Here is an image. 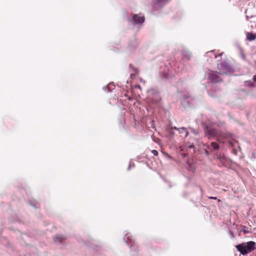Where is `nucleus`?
<instances>
[{"label": "nucleus", "instance_id": "obj_1", "mask_svg": "<svg viewBox=\"0 0 256 256\" xmlns=\"http://www.w3.org/2000/svg\"><path fill=\"white\" fill-rule=\"evenodd\" d=\"M205 135L210 140L212 138H216L218 142L221 141V139L226 136V134L221 131L218 130L208 125H206L205 127Z\"/></svg>", "mask_w": 256, "mask_h": 256}, {"label": "nucleus", "instance_id": "obj_2", "mask_svg": "<svg viewBox=\"0 0 256 256\" xmlns=\"http://www.w3.org/2000/svg\"><path fill=\"white\" fill-rule=\"evenodd\" d=\"M238 251L243 256L251 252L256 248V243L252 241L242 242L236 246Z\"/></svg>", "mask_w": 256, "mask_h": 256}, {"label": "nucleus", "instance_id": "obj_3", "mask_svg": "<svg viewBox=\"0 0 256 256\" xmlns=\"http://www.w3.org/2000/svg\"><path fill=\"white\" fill-rule=\"evenodd\" d=\"M218 69L219 70L218 73L220 74H226L231 72V68L225 59H224L222 62L218 63Z\"/></svg>", "mask_w": 256, "mask_h": 256}, {"label": "nucleus", "instance_id": "obj_4", "mask_svg": "<svg viewBox=\"0 0 256 256\" xmlns=\"http://www.w3.org/2000/svg\"><path fill=\"white\" fill-rule=\"evenodd\" d=\"M208 78L212 82H218L222 81V79L216 72H210L208 74Z\"/></svg>", "mask_w": 256, "mask_h": 256}, {"label": "nucleus", "instance_id": "obj_5", "mask_svg": "<svg viewBox=\"0 0 256 256\" xmlns=\"http://www.w3.org/2000/svg\"><path fill=\"white\" fill-rule=\"evenodd\" d=\"M132 20L135 24H141L144 21V17L140 14H134L132 15Z\"/></svg>", "mask_w": 256, "mask_h": 256}, {"label": "nucleus", "instance_id": "obj_6", "mask_svg": "<svg viewBox=\"0 0 256 256\" xmlns=\"http://www.w3.org/2000/svg\"><path fill=\"white\" fill-rule=\"evenodd\" d=\"M256 38V33L253 34L252 32H248L246 34V39L249 41H252Z\"/></svg>", "mask_w": 256, "mask_h": 256}, {"label": "nucleus", "instance_id": "obj_7", "mask_svg": "<svg viewBox=\"0 0 256 256\" xmlns=\"http://www.w3.org/2000/svg\"><path fill=\"white\" fill-rule=\"evenodd\" d=\"M214 51L211 52V53L213 54L214 58L216 60V61L218 62V63L220 62H222L224 60L222 56L223 55V53H221L220 54H218V55H216L215 54H214Z\"/></svg>", "mask_w": 256, "mask_h": 256}, {"label": "nucleus", "instance_id": "obj_8", "mask_svg": "<svg viewBox=\"0 0 256 256\" xmlns=\"http://www.w3.org/2000/svg\"><path fill=\"white\" fill-rule=\"evenodd\" d=\"M66 237L63 236H56L54 238V241L55 242H62L66 240Z\"/></svg>", "mask_w": 256, "mask_h": 256}, {"label": "nucleus", "instance_id": "obj_9", "mask_svg": "<svg viewBox=\"0 0 256 256\" xmlns=\"http://www.w3.org/2000/svg\"><path fill=\"white\" fill-rule=\"evenodd\" d=\"M210 146L212 147L214 150H218L220 148L219 144L216 142H212Z\"/></svg>", "mask_w": 256, "mask_h": 256}, {"label": "nucleus", "instance_id": "obj_10", "mask_svg": "<svg viewBox=\"0 0 256 256\" xmlns=\"http://www.w3.org/2000/svg\"><path fill=\"white\" fill-rule=\"evenodd\" d=\"M173 129L176 130H182V131L185 132V133H186L185 136H188V132L186 128L184 127H182L180 128H178L176 126H174L173 128Z\"/></svg>", "mask_w": 256, "mask_h": 256}, {"label": "nucleus", "instance_id": "obj_11", "mask_svg": "<svg viewBox=\"0 0 256 256\" xmlns=\"http://www.w3.org/2000/svg\"><path fill=\"white\" fill-rule=\"evenodd\" d=\"M168 0H154L153 2L154 4H159L160 3H166Z\"/></svg>", "mask_w": 256, "mask_h": 256}, {"label": "nucleus", "instance_id": "obj_12", "mask_svg": "<svg viewBox=\"0 0 256 256\" xmlns=\"http://www.w3.org/2000/svg\"><path fill=\"white\" fill-rule=\"evenodd\" d=\"M204 147L205 148H204V152H205V154H206L207 156H208L210 155V152H208V150H207V148H210V146H208V145H206V144H204Z\"/></svg>", "mask_w": 256, "mask_h": 256}, {"label": "nucleus", "instance_id": "obj_13", "mask_svg": "<svg viewBox=\"0 0 256 256\" xmlns=\"http://www.w3.org/2000/svg\"><path fill=\"white\" fill-rule=\"evenodd\" d=\"M152 152L154 155V156H158V152L156 150H152Z\"/></svg>", "mask_w": 256, "mask_h": 256}, {"label": "nucleus", "instance_id": "obj_14", "mask_svg": "<svg viewBox=\"0 0 256 256\" xmlns=\"http://www.w3.org/2000/svg\"><path fill=\"white\" fill-rule=\"evenodd\" d=\"M134 87L135 88H139V89L141 90V87H140V85H138V84L135 85L134 86Z\"/></svg>", "mask_w": 256, "mask_h": 256}, {"label": "nucleus", "instance_id": "obj_15", "mask_svg": "<svg viewBox=\"0 0 256 256\" xmlns=\"http://www.w3.org/2000/svg\"><path fill=\"white\" fill-rule=\"evenodd\" d=\"M208 198H210V199H213V200H216L217 198L216 197H214V196H209Z\"/></svg>", "mask_w": 256, "mask_h": 256}, {"label": "nucleus", "instance_id": "obj_16", "mask_svg": "<svg viewBox=\"0 0 256 256\" xmlns=\"http://www.w3.org/2000/svg\"><path fill=\"white\" fill-rule=\"evenodd\" d=\"M188 148H194V144H190L188 146Z\"/></svg>", "mask_w": 256, "mask_h": 256}, {"label": "nucleus", "instance_id": "obj_17", "mask_svg": "<svg viewBox=\"0 0 256 256\" xmlns=\"http://www.w3.org/2000/svg\"><path fill=\"white\" fill-rule=\"evenodd\" d=\"M180 131V133H182V130H178Z\"/></svg>", "mask_w": 256, "mask_h": 256}, {"label": "nucleus", "instance_id": "obj_18", "mask_svg": "<svg viewBox=\"0 0 256 256\" xmlns=\"http://www.w3.org/2000/svg\"><path fill=\"white\" fill-rule=\"evenodd\" d=\"M244 232L246 233V230H244Z\"/></svg>", "mask_w": 256, "mask_h": 256}, {"label": "nucleus", "instance_id": "obj_19", "mask_svg": "<svg viewBox=\"0 0 256 256\" xmlns=\"http://www.w3.org/2000/svg\"><path fill=\"white\" fill-rule=\"evenodd\" d=\"M244 232L246 233V230H244Z\"/></svg>", "mask_w": 256, "mask_h": 256}]
</instances>
